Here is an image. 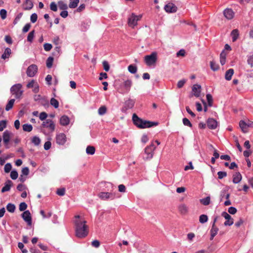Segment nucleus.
Masks as SVG:
<instances>
[{
    "mask_svg": "<svg viewBox=\"0 0 253 253\" xmlns=\"http://www.w3.org/2000/svg\"><path fill=\"white\" fill-rule=\"evenodd\" d=\"M75 220L76 235L79 238L85 237L88 233V227L86 224V221L81 218L80 215L75 216Z\"/></svg>",
    "mask_w": 253,
    "mask_h": 253,
    "instance_id": "obj_1",
    "label": "nucleus"
},
{
    "mask_svg": "<svg viewBox=\"0 0 253 253\" xmlns=\"http://www.w3.org/2000/svg\"><path fill=\"white\" fill-rule=\"evenodd\" d=\"M106 187L110 192H100L98 197L102 200H114L116 197L115 192H113L115 187L112 183L108 182L106 183Z\"/></svg>",
    "mask_w": 253,
    "mask_h": 253,
    "instance_id": "obj_2",
    "label": "nucleus"
},
{
    "mask_svg": "<svg viewBox=\"0 0 253 253\" xmlns=\"http://www.w3.org/2000/svg\"><path fill=\"white\" fill-rule=\"evenodd\" d=\"M157 60V53L153 52L151 54L144 57V61L148 66L155 65Z\"/></svg>",
    "mask_w": 253,
    "mask_h": 253,
    "instance_id": "obj_3",
    "label": "nucleus"
},
{
    "mask_svg": "<svg viewBox=\"0 0 253 253\" xmlns=\"http://www.w3.org/2000/svg\"><path fill=\"white\" fill-rule=\"evenodd\" d=\"M22 85L20 84H17L13 85L10 91L12 95H15L16 98H21L23 94V91L22 90Z\"/></svg>",
    "mask_w": 253,
    "mask_h": 253,
    "instance_id": "obj_4",
    "label": "nucleus"
},
{
    "mask_svg": "<svg viewBox=\"0 0 253 253\" xmlns=\"http://www.w3.org/2000/svg\"><path fill=\"white\" fill-rule=\"evenodd\" d=\"M156 149L154 144L152 143L150 145L147 146L144 149V153L146 157L144 158L145 160H150L152 159L154 155V151Z\"/></svg>",
    "mask_w": 253,
    "mask_h": 253,
    "instance_id": "obj_5",
    "label": "nucleus"
},
{
    "mask_svg": "<svg viewBox=\"0 0 253 253\" xmlns=\"http://www.w3.org/2000/svg\"><path fill=\"white\" fill-rule=\"evenodd\" d=\"M142 17L141 15H136L134 13H132L128 18V25L129 27L133 28L137 25V21L140 20Z\"/></svg>",
    "mask_w": 253,
    "mask_h": 253,
    "instance_id": "obj_6",
    "label": "nucleus"
},
{
    "mask_svg": "<svg viewBox=\"0 0 253 253\" xmlns=\"http://www.w3.org/2000/svg\"><path fill=\"white\" fill-rule=\"evenodd\" d=\"M132 84V83L130 80L124 81L122 84V87L120 91V92L122 94L128 92Z\"/></svg>",
    "mask_w": 253,
    "mask_h": 253,
    "instance_id": "obj_7",
    "label": "nucleus"
},
{
    "mask_svg": "<svg viewBox=\"0 0 253 253\" xmlns=\"http://www.w3.org/2000/svg\"><path fill=\"white\" fill-rule=\"evenodd\" d=\"M13 134L9 131L6 130L3 133V141L6 148H9L8 143Z\"/></svg>",
    "mask_w": 253,
    "mask_h": 253,
    "instance_id": "obj_8",
    "label": "nucleus"
},
{
    "mask_svg": "<svg viewBox=\"0 0 253 253\" xmlns=\"http://www.w3.org/2000/svg\"><path fill=\"white\" fill-rule=\"evenodd\" d=\"M38 72V66L35 64L30 65L26 71L27 75L29 77H33Z\"/></svg>",
    "mask_w": 253,
    "mask_h": 253,
    "instance_id": "obj_9",
    "label": "nucleus"
},
{
    "mask_svg": "<svg viewBox=\"0 0 253 253\" xmlns=\"http://www.w3.org/2000/svg\"><path fill=\"white\" fill-rule=\"evenodd\" d=\"M221 215L226 220L224 223L225 226H231L233 224V219L227 212L223 211Z\"/></svg>",
    "mask_w": 253,
    "mask_h": 253,
    "instance_id": "obj_10",
    "label": "nucleus"
},
{
    "mask_svg": "<svg viewBox=\"0 0 253 253\" xmlns=\"http://www.w3.org/2000/svg\"><path fill=\"white\" fill-rule=\"evenodd\" d=\"M66 136L63 133H60L57 134L56 136V143L59 145H64L66 142Z\"/></svg>",
    "mask_w": 253,
    "mask_h": 253,
    "instance_id": "obj_11",
    "label": "nucleus"
},
{
    "mask_svg": "<svg viewBox=\"0 0 253 253\" xmlns=\"http://www.w3.org/2000/svg\"><path fill=\"white\" fill-rule=\"evenodd\" d=\"M164 9L168 13H174L177 11V8L174 3L169 2L165 6Z\"/></svg>",
    "mask_w": 253,
    "mask_h": 253,
    "instance_id": "obj_12",
    "label": "nucleus"
},
{
    "mask_svg": "<svg viewBox=\"0 0 253 253\" xmlns=\"http://www.w3.org/2000/svg\"><path fill=\"white\" fill-rule=\"evenodd\" d=\"M42 126L43 127L48 128L51 131H53L55 129V125L53 122L50 119H47L46 121L43 122Z\"/></svg>",
    "mask_w": 253,
    "mask_h": 253,
    "instance_id": "obj_13",
    "label": "nucleus"
},
{
    "mask_svg": "<svg viewBox=\"0 0 253 253\" xmlns=\"http://www.w3.org/2000/svg\"><path fill=\"white\" fill-rule=\"evenodd\" d=\"M22 217L23 219L27 222L28 225H31L32 224V217L29 211H24L22 214Z\"/></svg>",
    "mask_w": 253,
    "mask_h": 253,
    "instance_id": "obj_14",
    "label": "nucleus"
},
{
    "mask_svg": "<svg viewBox=\"0 0 253 253\" xmlns=\"http://www.w3.org/2000/svg\"><path fill=\"white\" fill-rule=\"evenodd\" d=\"M192 91L194 96L196 97H200L201 92V86L198 84L193 85L192 87Z\"/></svg>",
    "mask_w": 253,
    "mask_h": 253,
    "instance_id": "obj_15",
    "label": "nucleus"
},
{
    "mask_svg": "<svg viewBox=\"0 0 253 253\" xmlns=\"http://www.w3.org/2000/svg\"><path fill=\"white\" fill-rule=\"evenodd\" d=\"M132 121L133 124L139 128L143 127L142 126V122L143 120L139 118L135 114H134L132 116Z\"/></svg>",
    "mask_w": 253,
    "mask_h": 253,
    "instance_id": "obj_16",
    "label": "nucleus"
},
{
    "mask_svg": "<svg viewBox=\"0 0 253 253\" xmlns=\"http://www.w3.org/2000/svg\"><path fill=\"white\" fill-rule=\"evenodd\" d=\"M217 122L212 118H210L207 121V126L210 129H215L217 126Z\"/></svg>",
    "mask_w": 253,
    "mask_h": 253,
    "instance_id": "obj_17",
    "label": "nucleus"
},
{
    "mask_svg": "<svg viewBox=\"0 0 253 253\" xmlns=\"http://www.w3.org/2000/svg\"><path fill=\"white\" fill-rule=\"evenodd\" d=\"M158 125V122H151L149 121L143 120L142 122V126L144 127H141L140 128H145L147 127H150L153 126H156Z\"/></svg>",
    "mask_w": 253,
    "mask_h": 253,
    "instance_id": "obj_18",
    "label": "nucleus"
},
{
    "mask_svg": "<svg viewBox=\"0 0 253 253\" xmlns=\"http://www.w3.org/2000/svg\"><path fill=\"white\" fill-rule=\"evenodd\" d=\"M224 16L228 20L232 19L234 16V12L231 9L227 8L223 12Z\"/></svg>",
    "mask_w": 253,
    "mask_h": 253,
    "instance_id": "obj_19",
    "label": "nucleus"
},
{
    "mask_svg": "<svg viewBox=\"0 0 253 253\" xmlns=\"http://www.w3.org/2000/svg\"><path fill=\"white\" fill-rule=\"evenodd\" d=\"M134 100L129 99L125 102L124 107L122 109V110L124 111L125 109L127 110L132 108L134 106Z\"/></svg>",
    "mask_w": 253,
    "mask_h": 253,
    "instance_id": "obj_20",
    "label": "nucleus"
},
{
    "mask_svg": "<svg viewBox=\"0 0 253 253\" xmlns=\"http://www.w3.org/2000/svg\"><path fill=\"white\" fill-rule=\"evenodd\" d=\"M12 185V182L10 180H8L5 183L4 187L1 189V192L4 193L10 190L11 186Z\"/></svg>",
    "mask_w": 253,
    "mask_h": 253,
    "instance_id": "obj_21",
    "label": "nucleus"
},
{
    "mask_svg": "<svg viewBox=\"0 0 253 253\" xmlns=\"http://www.w3.org/2000/svg\"><path fill=\"white\" fill-rule=\"evenodd\" d=\"M242 178V175L240 172H236L233 175V182L235 184L238 183L241 181Z\"/></svg>",
    "mask_w": 253,
    "mask_h": 253,
    "instance_id": "obj_22",
    "label": "nucleus"
},
{
    "mask_svg": "<svg viewBox=\"0 0 253 253\" xmlns=\"http://www.w3.org/2000/svg\"><path fill=\"white\" fill-rule=\"evenodd\" d=\"M218 228L214 224H212V227L211 229V238L210 240H212L214 236L217 234Z\"/></svg>",
    "mask_w": 253,
    "mask_h": 253,
    "instance_id": "obj_23",
    "label": "nucleus"
},
{
    "mask_svg": "<svg viewBox=\"0 0 253 253\" xmlns=\"http://www.w3.org/2000/svg\"><path fill=\"white\" fill-rule=\"evenodd\" d=\"M69 118L65 115L62 116L60 120V124L64 126L68 125L69 124Z\"/></svg>",
    "mask_w": 253,
    "mask_h": 253,
    "instance_id": "obj_24",
    "label": "nucleus"
},
{
    "mask_svg": "<svg viewBox=\"0 0 253 253\" xmlns=\"http://www.w3.org/2000/svg\"><path fill=\"white\" fill-rule=\"evenodd\" d=\"M33 7V3L31 0H26L24 4L25 10H30Z\"/></svg>",
    "mask_w": 253,
    "mask_h": 253,
    "instance_id": "obj_25",
    "label": "nucleus"
},
{
    "mask_svg": "<svg viewBox=\"0 0 253 253\" xmlns=\"http://www.w3.org/2000/svg\"><path fill=\"white\" fill-rule=\"evenodd\" d=\"M234 70L233 69H230L228 70L225 75V78L227 81L231 80L232 77L234 74Z\"/></svg>",
    "mask_w": 253,
    "mask_h": 253,
    "instance_id": "obj_26",
    "label": "nucleus"
},
{
    "mask_svg": "<svg viewBox=\"0 0 253 253\" xmlns=\"http://www.w3.org/2000/svg\"><path fill=\"white\" fill-rule=\"evenodd\" d=\"M178 210L180 213L182 214H185L188 212V208L184 204H182L180 205L178 207Z\"/></svg>",
    "mask_w": 253,
    "mask_h": 253,
    "instance_id": "obj_27",
    "label": "nucleus"
},
{
    "mask_svg": "<svg viewBox=\"0 0 253 253\" xmlns=\"http://www.w3.org/2000/svg\"><path fill=\"white\" fill-rule=\"evenodd\" d=\"M11 51L10 48L8 47L5 48L4 53L1 55V58L3 59H5L6 58H8L11 53Z\"/></svg>",
    "mask_w": 253,
    "mask_h": 253,
    "instance_id": "obj_28",
    "label": "nucleus"
},
{
    "mask_svg": "<svg viewBox=\"0 0 253 253\" xmlns=\"http://www.w3.org/2000/svg\"><path fill=\"white\" fill-rule=\"evenodd\" d=\"M239 126L243 132L246 133L248 131V125L244 121H240Z\"/></svg>",
    "mask_w": 253,
    "mask_h": 253,
    "instance_id": "obj_29",
    "label": "nucleus"
},
{
    "mask_svg": "<svg viewBox=\"0 0 253 253\" xmlns=\"http://www.w3.org/2000/svg\"><path fill=\"white\" fill-rule=\"evenodd\" d=\"M231 35L232 38V41L233 42H235L239 36V31L238 29H234L233 30L231 33Z\"/></svg>",
    "mask_w": 253,
    "mask_h": 253,
    "instance_id": "obj_30",
    "label": "nucleus"
},
{
    "mask_svg": "<svg viewBox=\"0 0 253 253\" xmlns=\"http://www.w3.org/2000/svg\"><path fill=\"white\" fill-rule=\"evenodd\" d=\"M95 148L92 146H88L86 148V153L88 155H92L95 153Z\"/></svg>",
    "mask_w": 253,
    "mask_h": 253,
    "instance_id": "obj_31",
    "label": "nucleus"
},
{
    "mask_svg": "<svg viewBox=\"0 0 253 253\" xmlns=\"http://www.w3.org/2000/svg\"><path fill=\"white\" fill-rule=\"evenodd\" d=\"M80 0H70L69 7L71 8H75L77 7Z\"/></svg>",
    "mask_w": 253,
    "mask_h": 253,
    "instance_id": "obj_32",
    "label": "nucleus"
},
{
    "mask_svg": "<svg viewBox=\"0 0 253 253\" xmlns=\"http://www.w3.org/2000/svg\"><path fill=\"white\" fill-rule=\"evenodd\" d=\"M226 53L224 51H222L220 55V62L222 65L225 64Z\"/></svg>",
    "mask_w": 253,
    "mask_h": 253,
    "instance_id": "obj_33",
    "label": "nucleus"
},
{
    "mask_svg": "<svg viewBox=\"0 0 253 253\" xmlns=\"http://www.w3.org/2000/svg\"><path fill=\"white\" fill-rule=\"evenodd\" d=\"M15 102L14 99H10L5 106V110L7 111H9L13 107Z\"/></svg>",
    "mask_w": 253,
    "mask_h": 253,
    "instance_id": "obj_34",
    "label": "nucleus"
},
{
    "mask_svg": "<svg viewBox=\"0 0 253 253\" xmlns=\"http://www.w3.org/2000/svg\"><path fill=\"white\" fill-rule=\"evenodd\" d=\"M210 67L211 69L213 71H216L219 69L218 65L216 64L214 60L211 61L210 62Z\"/></svg>",
    "mask_w": 253,
    "mask_h": 253,
    "instance_id": "obj_35",
    "label": "nucleus"
},
{
    "mask_svg": "<svg viewBox=\"0 0 253 253\" xmlns=\"http://www.w3.org/2000/svg\"><path fill=\"white\" fill-rule=\"evenodd\" d=\"M211 198L210 197L208 196L205 198L200 199V203L204 206H208L210 203Z\"/></svg>",
    "mask_w": 253,
    "mask_h": 253,
    "instance_id": "obj_36",
    "label": "nucleus"
},
{
    "mask_svg": "<svg viewBox=\"0 0 253 253\" xmlns=\"http://www.w3.org/2000/svg\"><path fill=\"white\" fill-rule=\"evenodd\" d=\"M23 129L25 131L31 132L33 129V126L30 124H25L22 126Z\"/></svg>",
    "mask_w": 253,
    "mask_h": 253,
    "instance_id": "obj_37",
    "label": "nucleus"
},
{
    "mask_svg": "<svg viewBox=\"0 0 253 253\" xmlns=\"http://www.w3.org/2000/svg\"><path fill=\"white\" fill-rule=\"evenodd\" d=\"M58 4L59 8L63 10H66L68 8V5L63 1H59Z\"/></svg>",
    "mask_w": 253,
    "mask_h": 253,
    "instance_id": "obj_38",
    "label": "nucleus"
},
{
    "mask_svg": "<svg viewBox=\"0 0 253 253\" xmlns=\"http://www.w3.org/2000/svg\"><path fill=\"white\" fill-rule=\"evenodd\" d=\"M7 210L10 212H13L15 210V206L14 204L9 203L6 206Z\"/></svg>",
    "mask_w": 253,
    "mask_h": 253,
    "instance_id": "obj_39",
    "label": "nucleus"
},
{
    "mask_svg": "<svg viewBox=\"0 0 253 253\" xmlns=\"http://www.w3.org/2000/svg\"><path fill=\"white\" fill-rule=\"evenodd\" d=\"M53 62V58L52 57H50V56L47 59L46 61V67L48 68H50L52 66Z\"/></svg>",
    "mask_w": 253,
    "mask_h": 253,
    "instance_id": "obj_40",
    "label": "nucleus"
},
{
    "mask_svg": "<svg viewBox=\"0 0 253 253\" xmlns=\"http://www.w3.org/2000/svg\"><path fill=\"white\" fill-rule=\"evenodd\" d=\"M50 104L53 106L55 108H57L59 107V102L57 100L54 98H52L50 101Z\"/></svg>",
    "mask_w": 253,
    "mask_h": 253,
    "instance_id": "obj_41",
    "label": "nucleus"
},
{
    "mask_svg": "<svg viewBox=\"0 0 253 253\" xmlns=\"http://www.w3.org/2000/svg\"><path fill=\"white\" fill-rule=\"evenodd\" d=\"M32 142L36 146H38L41 143V139L39 137L35 136H34L32 139Z\"/></svg>",
    "mask_w": 253,
    "mask_h": 253,
    "instance_id": "obj_42",
    "label": "nucleus"
},
{
    "mask_svg": "<svg viewBox=\"0 0 253 253\" xmlns=\"http://www.w3.org/2000/svg\"><path fill=\"white\" fill-rule=\"evenodd\" d=\"M208 217L207 215L202 214L200 216L199 221L201 223H204L208 221Z\"/></svg>",
    "mask_w": 253,
    "mask_h": 253,
    "instance_id": "obj_43",
    "label": "nucleus"
},
{
    "mask_svg": "<svg viewBox=\"0 0 253 253\" xmlns=\"http://www.w3.org/2000/svg\"><path fill=\"white\" fill-rule=\"evenodd\" d=\"M206 97L208 103V105L210 107L212 106V103H213V100H212V97L211 94H207L206 95Z\"/></svg>",
    "mask_w": 253,
    "mask_h": 253,
    "instance_id": "obj_44",
    "label": "nucleus"
},
{
    "mask_svg": "<svg viewBox=\"0 0 253 253\" xmlns=\"http://www.w3.org/2000/svg\"><path fill=\"white\" fill-rule=\"evenodd\" d=\"M128 70L130 73L134 74L137 71V67L134 65H130L128 67Z\"/></svg>",
    "mask_w": 253,
    "mask_h": 253,
    "instance_id": "obj_45",
    "label": "nucleus"
},
{
    "mask_svg": "<svg viewBox=\"0 0 253 253\" xmlns=\"http://www.w3.org/2000/svg\"><path fill=\"white\" fill-rule=\"evenodd\" d=\"M34 34H35V31L33 30L31 31L27 37V41L30 42H31L34 39Z\"/></svg>",
    "mask_w": 253,
    "mask_h": 253,
    "instance_id": "obj_46",
    "label": "nucleus"
},
{
    "mask_svg": "<svg viewBox=\"0 0 253 253\" xmlns=\"http://www.w3.org/2000/svg\"><path fill=\"white\" fill-rule=\"evenodd\" d=\"M107 108L105 106H102L100 107L98 110V114L100 115H103L106 113Z\"/></svg>",
    "mask_w": 253,
    "mask_h": 253,
    "instance_id": "obj_47",
    "label": "nucleus"
},
{
    "mask_svg": "<svg viewBox=\"0 0 253 253\" xmlns=\"http://www.w3.org/2000/svg\"><path fill=\"white\" fill-rule=\"evenodd\" d=\"M18 176V174L17 171L16 170H12L10 173V177L11 179L15 180L17 178Z\"/></svg>",
    "mask_w": 253,
    "mask_h": 253,
    "instance_id": "obj_48",
    "label": "nucleus"
},
{
    "mask_svg": "<svg viewBox=\"0 0 253 253\" xmlns=\"http://www.w3.org/2000/svg\"><path fill=\"white\" fill-rule=\"evenodd\" d=\"M12 169V166L10 163H7L4 168V171L6 173H8L10 172Z\"/></svg>",
    "mask_w": 253,
    "mask_h": 253,
    "instance_id": "obj_49",
    "label": "nucleus"
},
{
    "mask_svg": "<svg viewBox=\"0 0 253 253\" xmlns=\"http://www.w3.org/2000/svg\"><path fill=\"white\" fill-rule=\"evenodd\" d=\"M6 121L2 120L0 121V131H2L6 126Z\"/></svg>",
    "mask_w": 253,
    "mask_h": 253,
    "instance_id": "obj_50",
    "label": "nucleus"
},
{
    "mask_svg": "<svg viewBox=\"0 0 253 253\" xmlns=\"http://www.w3.org/2000/svg\"><path fill=\"white\" fill-rule=\"evenodd\" d=\"M40 213L42 216L43 218H49L52 215L51 212H48L46 214L43 210L40 211Z\"/></svg>",
    "mask_w": 253,
    "mask_h": 253,
    "instance_id": "obj_51",
    "label": "nucleus"
},
{
    "mask_svg": "<svg viewBox=\"0 0 253 253\" xmlns=\"http://www.w3.org/2000/svg\"><path fill=\"white\" fill-rule=\"evenodd\" d=\"M65 189L64 188H59L57 190L56 194L60 196H62L65 195Z\"/></svg>",
    "mask_w": 253,
    "mask_h": 253,
    "instance_id": "obj_52",
    "label": "nucleus"
},
{
    "mask_svg": "<svg viewBox=\"0 0 253 253\" xmlns=\"http://www.w3.org/2000/svg\"><path fill=\"white\" fill-rule=\"evenodd\" d=\"M0 15L1 17V18L3 20L5 19L7 15V11L6 10L4 9H2L0 11Z\"/></svg>",
    "mask_w": 253,
    "mask_h": 253,
    "instance_id": "obj_53",
    "label": "nucleus"
},
{
    "mask_svg": "<svg viewBox=\"0 0 253 253\" xmlns=\"http://www.w3.org/2000/svg\"><path fill=\"white\" fill-rule=\"evenodd\" d=\"M27 208V205L25 202L21 203L19 205V209L20 211H25Z\"/></svg>",
    "mask_w": 253,
    "mask_h": 253,
    "instance_id": "obj_54",
    "label": "nucleus"
},
{
    "mask_svg": "<svg viewBox=\"0 0 253 253\" xmlns=\"http://www.w3.org/2000/svg\"><path fill=\"white\" fill-rule=\"evenodd\" d=\"M44 49L46 51L50 50L52 47V45L50 43H45L43 44Z\"/></svg>",
    "mask_w": 253,
    "mask_h": 253,
    "instance_id": "obj_55",
    "label": "nucleus"
},
{
    "mask_svg": "<svg viewBox=\"0 0 253 253\" xmlns=\"http://www.w3.org/2000/svg\"><path fill=\"white\" fill-rule=\"evenodd\" d=\"M50 9L53 11H57V6L55 2H51L50 4Z\"/></svg>",
    "mask_w": 253,
    "mask_h": 253,
    "instance_id": "obj_56",
    "label": "nucleus"
},
{
    "mask_svg": "<svg viewBox=\"0 0 253 253\" xmlns=\"http://www.w3.org/2000/svg\"><path fill=\"white\" fill-rule=\"evenodd\" d=\"M218 178L220 179L226 177L227 173L225 171H218L217 172Z\"/></svg>",
    "mask_w": 253,
    "mask_h": 253,
    "instance_id": "obj_57",
    "label": "nucleus"
},
{
    "mask_svg": "<svg viewBox=\"0 0 253 253\" xmlns=\"http://www.w3.org/2000/svg\"><path fill=\"white\" fill-rule=\"evenodd\" d=\"M182 121L183 123L185 126H188L189 127H192V125L187 118H183Z\"/></svg>",
    "mask_w": 253,
    "mask_h": 253,
    "instance_id": "obj_58",
    "label": "nucleus"
},
{
    "mask_svg": "<svg viewBox=\"0 0 253 253\" xmlns=\"http://www.w3.org/2000/svg\"><path fill=\"white\" fill-rule=\"evenodd\" d=\"M47 114L44 112H42L40 114V116H39L40 119L41 121L45 120L46 119V118H47Z\"/></svg>",
    "mask_w": 253,
    "mask_h": 253,
    "instance_id": "obj_59",
    "label": "nucleus"
},
{
    "mask_svg": "<svg viewBox=\"0 0 253 253\" xmlns=\"http://www.w3.org/2000/svg\"><path fill=\"white\" fill-rule=\"evenodd\" d=\"M185 83L186 80L184 79L179 81L177 84V87L179 88H182L185 84Z\"/></svg>",
    "mask_w": 253,
    "mask_h": 253,
    "instance_id": "obj_60",
    "label": "nucleus"
},
{
    "mask_svg": "<svg viewBox=\"0 0 253 253\" xmlns=\"http://www.w3.org/2000/svg\"><path fill=\"white\" fill-rule=\"evenodd\" d=\"M21 172H22L21 174L25 175V176L28 175L29 173V168L28 167H25V168H23Z\"/></svg>",
    "mask_w": 253,
    "mask_h": 253,
    "instance_id": "obj_61",
    "label": "nucleus"
},
{
    "mask_svg": "<svg viewBox=\"0 0 253 253\" xmlns=\"http://www.w3.org/2000/svg\"><path fill=\"white\" fill-rule=\"evenodd\" d=\"M37 19H38V16H37V14L33 13L31 15V17H30V20L32 23H35L37 21Z\"/></svg>",
    "mask_w": 253,
    "mask_h": 253,
    "instance_id": "obj_62",
    "label": "nucleus"
},
{
    "mask_svg": "<svg viewBox=\"0 0 253 253\" xmlns=\"http://www.w3.org/2000/svg\"><path fill=\"white\" fill-rule=\"evenodd\" d=\"M103 65L104 70L106 72H108L110 69V66L108 63L107 61H104L103 62Z\"/></svg>",
    "mask_w": 253,
    "mask_h": 253,
    "instance_id": "obj_63",
    "label": "nucleus"
},
{
    "mask_svg": "<svg viewBox=\"0 0 253 253\" xmlns=\"http://www.w3.org/2000/svg\"><path fill=\"white\" fill-rule=\"evenodd\" d=\"M31 26V24H30V23H27V24H26L24 26V27H23V29H22V32H23V33H26V32H27L29 30V29H30V28Z\"/></svg>",
    "mask_w": 253,
    "mask_h": 253,
    "instance_id": "obj_64",
    "label": "nucleus"
}]
</instances>
